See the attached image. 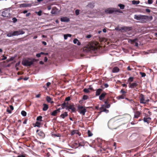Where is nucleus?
Segmentation results:
<instances>
[{"mask_svg": "<svg viewBox=\"0 0 157 157\" xmlns=\"http://www.w3.org/2000/svg\"><path fill=\"white\" fill-rule=\"evenodd\" d=\"M134 18L138 20L145 21L151 20L153 19V17L152 16H148L146 15H135L134 16Z\"/></svg>", "mask_w": 157, "mask_h": 157, "instance_id": "1", "label": "nucleus"}, {"mask_svg": "<svg viewBox=\"0 0 157 157\" xmlns=\"http://www.w3.org/2000/svg\"><path fill=\"white\" fill-rule=\"evenodd\" d=\"M108 125L109 128L111 129H115L118 126V122L114 119L110 120L108 123Z\"/></svg>", "mask_w": 157, "mask_h": 157, "instance_id": "2", "label": "nucleus"}, {"mask_svg": "<svg viewBox=\"0 0 157 157\" xmlns=\"http://www.w3.org/2000/svg\"><path fill=\"white\" fill-rule=\"evenodd\" d=\"M31 60L29 58L28 59H23L22 62V64L24 66H30L33 65V62L36 61V60L35 59H33L31 61L29 60Z\"/></svg>", "mask_w": 157, "mask_h": 157, "instance_id": "3", "label": "nucleus"}, {"mask_svg": "<svg viewBox=\"0 0 157 157\" xmlns=\"http://www.w3.org/2000/svg\"><path fill=\"white\" fill-rule=\"evenodd\" d=\"M139 98L140 101V103L142 104H146L147 103L150 101L148 98L142 94H140Z\"/></svg>", "mask_w": 157, "mask_h": 157, "instance_id": "4", "label": "nucleus"}, {"mask_svg": "<svg viewBox=\"0 0 157 157\" xmlns=\"http://www.w3.org/2000/svg\"><path fill=\"white\" fill-rule=\"evenodd\" d=\"M105 12L106 13L111 14L113 13L118 12L119 13H122V11L119 9H117L116 8H109L105 10Z\"/></svg>", "mask_w": 157, "mask_h": 157, "instance_id": "5", "label": "nucleus"}, {"mask_svg": "<svg viewBox=\"0 0 157 157\" xmlns=\"http://www.w3.org/2000/svg\"><path fill=\"white\" fill-rule=\"evenodd\" d=\"M138 84L136 82H134L132 83H130L128 86L129 88L133 89L135 91H137L138 89Z\"/></svg>", "mask_w": 157, "mask_h": 157, "instance_id": "6", "label": "nucleus"}, {"mask_svg": "<svg viewBox=\"0 0 157 157\" xmlns=\"http://www.w3.org/2000/svg\"><path fill=\"white\" fill-rule=\"evenodd\" d=\"M78 110L79 112L82 115H85V113L86 112V109L83 106L79 105L78 106Z\"/></svg>", "mask_w": 157, "mask_h": 157, "instance_id": "7", "label": "nucleus"}, {"mask_svg": "<svg viewBox=\"0 0 157 157\" xmlns=\"http://www.w3.org/2000/svg\"><path fill=\"white\" fill-rule=\"evenodd\" d=\"M10 10L5 9L2 13V16L4 17H8L10 16Z\"/></svg>", "mask_w": 157, "mask_h": 157, "instance_id": "8", "label": "nucleus"}, {"mask_svg": "<svg viewBox=\"0 0 157 157\" xmlns=\"http://www.w3.org/2000/svg\"><path fill=\"white\" fill-rule=\"evenodd\" d=\"M71 146L72 148H76L80 146V144L78 141H75L71 144Z\"/></svg>", "mask_w": 157, "mask_h": 157, "instance_id": "9", "label": "nucleus"}, {"mask_svg": "<svg viewBox=\"0 0 157 157\" xmlns=\"http://www.w3.org/2000/svg\"><path fill=\"white\" fill-rule=\"evenodd\" d=\"M25 33V32L21 30H19L18 31H16L13 32V36H17L20 34H24Z\"/></svg>", "mask_w": 157, "mask_h": 157, "instance_id": "10", "label": "nucleus"}, {"mask_svg": "<svg viewBox=\"0 0 157 157\" xmlns=\"http://www.w3.org/2000/svg\"><path fill=\"white\" fill-rule=\"evenodd\" d=\"M132 29V27L124 26L121 27L122 32H127L131 30Z\"/></svg>", "mask_w": 157, "mask_h": 157, "instance_id": "11", "label": "nucleus"}, {"mask_svg": "<svg viewBox=\"0 0 157 157\" xmlns=\"http://www.w3.org/2000/svg\"><path fill=\"white\" fill-rule=\"evenodd\" d=\"M90 48V50L94 51H96L98 49V46L95 44L91 45Z\"/></svg>", "mask_w": 157, "mask_h": 157, "instance_id": "12", "label": "nucleus"}, {"mask_svg": "<svg viewBox=\"0 0 157 157\" xmlns=\"http://www.w3.org/2000/svg\"><path fill=\"white\" fill-rule=\"evenodd\" d=\"M107 93L103 91L101 94L99 96V100L102 101L103 100L105 97L106 95H107Z\"/></svg>", "mask_w": 157, "mask_h": 157, "instance_id": "13", "label": "nucleus"}, {"mask_svg": "<svg viewBox=\"0 0 157 157\" xmlns=\"http://www.w3.org/2000/svg\"><path fill=\"white\" fill-rule=\"evenodd\" d=\"M66 109H71V111L72 112H75V108L74 107V105H70L67 107L66 108Z\"/></svg>", "mask_w": 157, "mask_h": 157, "instance_id": "14", "label": "nucleus"}, {"mask_svg": "<svg viewBox=\"0 0 157 157\" xmlns=\"http://www.w3.org/2000/svg\"><path fill=\"white\" fill-rule=\"evenodd\" d=\"M134 113L135 114L134 115V118L136 119L138 118L141 114V112L138 111H136Z\"/></svg>", "mask_w": 157, "mask_h": 157, "instance_id": "15", "label": "nucleus"}, {"mask_svg": "<svg viewBox=\"0 0 157 157\" xmlns=\"http://www.w3.org/2000/svg\"><path fill=\"white\" fill-rule=\"evenodd\" d=\"M61 109L60 108L54 111L51 113V115L53 116H56L57 113L60 112V110Z\"/></svg>", "mask_w": 157, "mask_h": 157, "instance_id": "16", "label": "nucleus"}, {"mask_svg": "<svg viewBox=\"0 0 157 157\" xmlns=\"http://www.w3.org/2000/svg\"><path fill=\"white\" fill-rule=\"evenodd\" d=\"M36 132L38 133V134L42 138L44 137H45V134L44 133L41 131H40L39 130H36Z\"/></svg>", "mask_w": 157, "mask_h": 157, "instance_id": "17", "label": "nucleus"}, {"mask_svg": "<svg viewBox=\"0 0 157 157\" xmlns=\"http://www.w3.org/2000/svg\"><path fill=\"white\" fill-rule=\"evenodd\" d=\"M102 89L99 88L97 89L95 93V95L96 96L99 95L102 92Z\"/></svg>", "mask_w": 157, "mask_h": 157, "instance_id": "18", "label": "nucleus"}, {"mask_svg": "<svg viewBox=\"0 0 157 157\" xmlns=\"http://www.w3.org/2000/svg\"><path fill=\"white\" fill-rule=\"evenodd\" d=\"M100 110L101 112H105L106 113H108L109 112V110L106 109L104 105H102V106L100 107Z\"/></svg>", "mask_w": 157, "mask_h": 157, "instance_id": "19", "label": "nucleus"}, {"mask_svg": "<svg viewBox=\"0 0 157 157\" xmlns=\"http://www.w3.org/2000/svg\"><path fill=\"white\" fill-rule=\"evenodd\" d=\"M151 120V118L149 117L147 118L144 117L143 121L145 122H147V124H149Z\"/></svg>", "mask_w": 157, "mask_h": 157, "instance_id": "20", "label": "nucleus"}, {"mask_svg": "<svg viewBox=\"0 0 157 157\" xmlns=\"http://www.w3.org/2000/svg\"><path fill=\"white\" fill-rule=\"evenodd\" d=\"M60 20L62 22H68L69 21V19L67 17H61L60 19Z\"/></svg>", "mask_w": 157, "mask_h": 157, "instance_id": "21", "label": "nucleus"}, {"mask_svg": "<svg viewBox=\"0 0 157 157\" xmlns=\"http://www.w3.org/2000/svg\"><path fill=\"white\" fill-rule=\"evenodd\" d=\"M68 116L67 113L66 112H65L64 113L61 114L60 117L64 119L66 117H67Z\"/></svg>", "mask_w": 157, "mask_h": 157, "instance_id": "22", "label": "nucleus"}, {"mask_svg": "<svg viewBox=\"0 0 157 157\" xmlns=\"http://www.w3.org/2000/svg\"><path fill=\"white\" fill-rule=\"evenodd\" d=\"M43 106V110L44 111L47 110L48 108V105L46 104H44Z\"/></svg>", "mask_w": 157, "mask_h": 157, "instance_id": "23", "label": "nucleus"}, {"mask_svg": "<svg viewBox=\"0 0 157 157\" xmlns=\"http://www.w3.org/2000/svg\"><path fill=\"white\" fill-rule=\"evenodd\" d=\"M73 43L74 44H77L78 45H80L81 44L80 42L76 38H75L74 40Z\"/></svg>", "mask_w": 157, "mask_h": 157, "instance_id": "24", "label": "nucleus"}, {"mask_svg": "<svg viewBox=\"0 0 157 157\" xmlns=\"http://www.w3.org/2000/svg\"><path fill=\"white\" fill-rule=\"evenodd\" d=\"M46 100L48 102H50L52 104L54 102L53 101H51L52 98L49 96H47L46 97Z\"/></svg>", "mask_w": 157, "mask_h": 157, "instance_id": "25", "label": "nucleus"}, {"mask_svg": "<svg viewBox=\"0 0 157 157\" xmlns=\"http://www.w3.org/2000/svg\"><path fill=\"white\" fill-rule=\"evenodd\" d=\"M119 71V68L117 67H114L113 70L112 72L113 73H117Z\"/></svg>", "mask_w": 157, "mask_h": 157, "instance_id": "26", "label": "nucleus"}, {"mask_svg": "<svg viewBox=\"0 0 157 157\" xmlns=\"http://www.w3.org/2000/svg\"><path fill=\"white\" fill-rule=\"evenodd\" d=\"M78 131L74 130L71 131V135H73L75 134H78Z\"/></svg>", "mask_w": 157, "mask_h": 157, "instance_id": "27", "label": "nucleus"}, {"mask_svg": "<svg viewBox=\"0 0 157 157\" xmlns=\"http://www.w3.org/2000/svg\"><path fill=\"white\" fill-rule=\"evenodd\" d=\"M61 106H62V109H64L65 107H66L67 108V104H66V103L65 101V102L62 104Z\"/></svg>", "mask_w": 157, "mask_h": 157, "instance_id": "28", "label": "nucleus"}, {"mask_svg": "<svg viewBox=\"0 0 157 157\" xmlns=\"http://www.w3.org/2000/svg\"><path fill=\"white\" fill-rule=\"evenodd\" d=\"M133 77H130L129 78L128 80V82L129 84L130 83H131L133 81Z\"/></svg>", "mask_w": 157, "mask_h": 157, "instance_id": "29", "label": "nucleus"}, {"mask_svg": "<svg viewBox=\"0 0 157 157\" xmlns=\"http://www.w3.org/2000/svg\"><path fill=\"white\" fill-rule=\"evenodd\" d=\"M121 93H122V95H124L125 96L126 95V94L127 93V92L125 91V90H124V89H122L120 91Z\"/></svg>", "mask_w": 157, "mask_h": 157, "instance_id": "30", "label": "nucleus"}, {"mask_svg": "<svg viewBox=\"0 0 157 157\" xmlns=\"http://www.w3.org/2000/svg\"><path fill=\"white\" fill-rule=\"evenodd\" d=\"M6 35H7V36L8 37H9L13 36V32H11L10 33H8Z\"/></svg>", "mask_w": 157, "mask_h": 157, "instance_id": "31", "label": "nucleus"}, {"mask_svg": "<svg viewBox=\"0 0 157 157\" xmlns=\"http://www.w3.org/2000/svg\"><path fill=\"white\" fill-rule=\"evenodd\" d=\"M125 96L123 95H120L118 96L117 98H118V99H123L125 98Z\"/></svg>", "mask_w": 157, "mask_h": 157, "instance_id": "32", "label": "nucleus"}, {"mask_svg": "<svg viewBox=\"0 0 157 157\" xmlns=\"http://www.w3.org/2000/svg\"><path fill=\"white\" fill-rule=\"evenodd\" d=\"M118 6L120 7V8L121 9H123L124 8V5L122 4H119L118 5Z\"/></svg>", "mask_w": 157, "mask_h": 157, "instance_id": "33", "label": "nucleus"}, {"mask_svg": "<svg viewBox=\"0 0 157 157\" xmlns=\"http://www.w3.org/2000/svg\"><path fill=\"white\" fill-rule=\"evenodd\" d=\"M140 3V1H135L133 0L132 1V3L133 4H138Z\"/></svg>", "mask_w": 157, "mask_h": 157, "instance_id": "34", "label": "nucleus"}, {"mask_svg": "<svg viewBox=\"0 0 157 157\" xmlns=\"http://www.w3.org/2000/svg\"><path fill=\"white\" fill-rule=\"evenodd\" d=\"M87 134L88 136H91L93 135V134L89 130L87 131Z\"/></svg>", "mask_w": 157, "mask_h": 157, "instance_id": "35", "label": "nucleus"}, {"mask_svg": "<svg viewBox=\"0 0 157 157\" xmlns=\"http://www.w3.org/2000/svg\"><path fill=\"white\" fill-rule=\"evenodd\" d=\"M21 114L23 116H25L26 115V113L25 111L23 110L21 112Z\"/></svg>", "mask_w": 157, "mask_h": 157, "instance_id": "36", "label": "nucleus"}, {"mask_svg": "<svg viewBox=\"0 0 157 157\" xmlns=\"http://www.w3.org/2000/svg\"><path fill=\"white\" fill-rule=\"evenodd\" d=\"M87 6L92 8L94 7V6L93 4L90 3Z\"/></svg>", "mask_w": 157, "mask_h": 157, "instance_id": "37", "label": "nucleus"}, {"mask_svg": "<svg viewBox=\"0 0 157 157\" xmlns=\"http://www.w3.org/2000/svg\"><path fill=\"white\" fill-rule=\"evenodd\" d=\"M42 117L41 116H39L37 117L36 120L38 121H41Z\"/></svg>", "mask_w": 157, "mask_h": 157, "instance_id": "38", "label": "nucleus"}, {"mask_svg": "<svg viewBox=\"0 0 157 157\" xmlns=\"http://www.w3.org/2000/svg\"><path fill=\"white\" fill-rule=\"evenodd\" d=\"M121 29V28H120L119 27V26H118L117 27L115 28V29L117 31H121L122 32V29Z\"/></svg>", "mask_w": 157, "mask_h": 157, "instance_id": "39", "label": "nucleus"}, {"mask_svg": "<svg viewBox=\"0 0 157 157\" xmlns=\"http://www.w3.org/2000/svg\"><path fill=\"white\" fill-rule=\"evenodd\" d=\"M88 98V97L86 95H84L83 96L82 99L84 100H86Z\"/></svg>", "mask_w": 157, "mask_h": 157, "instance_id": "40", "label": "nucleus"}, {"mask_svg": "<svg viewBox=\"0 0 157 157\" xmlns=\"http://www.w3.org/2000/svg\"><path fill=\"white\" fill-rule=\"evenodd\" d=\"M83 91L85 93H88L90 92L89 89H87L86 88H85L83 90Z\"/></svg>", "mask_w": 157, "mask_h": 157, "instance_id": "41", "label": "nucleus"}, {"mask_svg": "<svg viewBox=\"0 0 157 157\" xmlns=\"http://www.w3.org/2000/svg\"><path fill=\"white\" fill-rule=\"evenodd\" d=\"M140 74L142 77H144L146 76V74L144 72H140Z\"/></svg>", "mask_w": 157, "mask_h": 157, "instance_id": "42", "label": "nucleus"}, {"mask_svg": "<svg viewBox=\"0 0 157 157\" xmlns=\"http://www.w3.org/2000/svg\"><path fill=\"white\" fill-rule=\"evenodd\" d=\"M140 155V153H137L136 154L134 155L133 157H137Z\"/></svg>", "mask_w": 157, "mask_h": 157, "instance_id": "43", "label": "nucleus"}, {"mask_svg": "<svg viewBox=\"0 0 157 157\" xmlns=\"http://www.w3.org/2000/svg\"><path fill=\"white\" fill-rule=\"evenodd\" d=\"M12 20L14 23H15L17 21V19L15 17H14L12 18Z\"/></svg>", "mask_w": 157, "mask_h": 157, "instance_id": "44", "label": "nucleus"}, {"mask_svg": "<svg viewBox=\"0 0 157 157\" xmlns=\"http://www.w3.org/2000/svg\"><path fill=\"white\" fill-rule=\"evenodd\" d=\"M70 100V97H67L65 99V101H69V100Z\"/></svg>", "mask_w": 157, "mask_h": 157, "instance_id": "45", "label": "nucleus"}, {"mask_svg": "<svg viewBox=\"0 0 157 157\" xmlns=\"http://www.w3.org/2000/svg\"><path fill=\"white\" fill-rule=\"evenodd\" d=\"M104 87H103V89H104L105 88H107L109 86V85L107 83L105 84L104 85Z\"/></svg>", "mask_w": 157, "mask_h": 157, "instance_id": "46", "label": "nucleus"}, {"mask_svg": "<svg viewBox=\"0 0 157 157\" xmlns=\"http://www.w3.org/2000/svg\"><path fill=\"white\" fill-rule=\"evenodd\" d=\"M41 54L42 55H44L45 56H47L48 55V53H44L43 52H41Z\"/></svg>", "mask_w": 157, "mask_h": 157, "instance_id": "47", "label": "nucleus"}, {"mask_svg": "<svg viewBox=\"0 0 157 157\" xmlns=\"http://www.w3.org/2000/svg\"><path fill=\"white\" fill-rule=\"evenodd\" d=\"M37 14L38 15L40 16L42 14V11L41 10H40L38 12H37Z\"/></svg>", "mask_w": 157, "mask_h": 157, "instance_id": "48", "label": "nucleus"}, {"mask_svg": "<svg viewBox=\"0 0 157 157\" xmlns=\"http://www.w3.org/2000/svg\"><path fill=\"white\" fill-rule=\"evenodd\" d=\"M75 13L76 15H78L79 13V10H76L75 11Z\"/></svg>", "mask_w": 157, "mask_h": 157, "instance_id": "49", "label": "nucleus"}, {"mask_svg": "<svg viewBox=\"0 0 157 157\" xmlns=\"http://www.w3.org/2000/svg\"><path fill=\"white\" fill-rule=\"evenodd\" d=\"M41 55H42L40 52V53L37 54L36 55V57L39 58L40 57Z\"/></svg>", "mask_w": 157, "mask_h": 157, "instance_id": "50", "label": "nucleus"}, {"mask_svg": "<svg viewBox=\"0 0 157 157\" xmlns=\"http://www.w3.org/2000/svg\"><path fill=\"white\" fill-rule=\"evenodd\" d=\"M21 7H24L26 6V4H21L20 5Z\"/></svg>", "mask_w": 157, "mask_h": 157, "instance_id": "51", "label": "nucleus"}, {"mask_svg": "<svg viewBox=\"0 0 157 157\" xmlns=\"http://www.w3.org/2000/svg\"><path fill=\"white\" fill-rule=\"evenodd\" d=\"M148 2L149 4H151L153 3L152 0H148Z\"/></svg>", "mask_w": 157, "mask_h": 157, "instance_id": "52", "label": "nucleus"}, {"mask_svg": "<svg viewBox=\"0 0 157 157\" xmlns=\"http://www.w3.org/2000/svg\"><path fill=\"white\" fill-rule=\"evenodd\" d=\"M110 106V104H109V103H108L107 104H106V105L105 106V107H106L107 108H109Z\"/></svg>", "mask_w": 157, "mask_h": 157, "instance_id": "53", "label": "nucleus"}, {"mask_svg": "<svg viewBox=\"0 0 157 157\" xmlns=\"http://www.w3.org/2000/svg\"><path fill=\"white\" fill-rule=\"evenodd\" d=\"M6 111L7 112H8L9 113H11V112H12L11 110H10L9 108H8L7 109Z\"/></svg>", "mask_w": 157, "mask_h": 157, "instance_id": "54", "label": "nucleus"}, {"mask_svg": "<svg viewBox=\"0 0 157 157\" xmlns=\"http://www.w3.org/2000/svg\"><path fill=\"white\" fill-rule=\"evenodd\" d=\"M36 126L38 127H40V123L38 122H36Z\"/></svg>", "mask_w": 157, "mask_h": 157, "instance_id": "55", "label": "nucleus"}, {"mask_svg": "<svg viewBox=\"0 0 157 157\" xmlns=\"http://www.w3.org/2000/svg\"><path fill=\"white\" fill-rule=\"evenodd\" d=\"M125 99L127 100H128L131 103H133L134 102L133 101L132 99H129L128 98H126Z\"/></svg>", "mask_w": 157, "mask_h": 157, "instance_id": "56", "label": "nucleus"}, {"mask_svg": "<svg viewBox=\"0 0 157 157\" xmlns=\"http://www.w3.org/2000/svg\"><path fill=\"white\" fill-rule=\"evenodd\" d=\"M50 84L51 83L50 82H47V83H46V86L47 87H48L50 85Z\"/></svg>", "mask_w": 157, "mask_h": 157, "instance_id": "57", "label": "nucleus"}, {"mask_svg": "<svg viewBox=\"0 0 157 157\" xmlns=\"http://www.w3.org/2000/svg\"><path fill=\"white\" fill-rule=\"evenodd\" d=\"M2 56L3 57V58L1 59V60H4L6 59L7 57L5 56L4 55H3Z\"/></svg>", "mask_w": 157, "mask_h": 157, "instance_id": "58", "label": "nucleus"}, {"mask_svg": "<svg viewBox=\"0 0 157 157\" xmlns=\"http://www.w3.org/2000/svg\"><path fill=\"white\" fill-rule=\"evenodd\" d=\"M10 109H11V111L13 110V109H14L13 107V106L12 105H10Z\"/></svg>", "mask_w": 157, "mask_h": 157, "instance_id": "59", "label": "nucleus"}, {"mask_svg": "<svg viewBox=\"0 0 157 157\" xmlns=\"http://www.w3.org/2000/svg\"><path fill=\"white\" fill-rule=\"evenodd\" d=\"M64 39L65 40H66L67 39V37H68V36H67V34H65L64 35Z\"/></svg>", "mask_w": 157, "mask_h": 157, "instance_id": "60", "label": "nucleus"}, {"mask_svg": "<svg viewBox=\"0 0 157 157\" xmlns=\"http://www.w3.org/2000/svg\"><path fill=\"white\" fill-rule=\"evenodd\" d=\"M91 36V35H88L86 36V37L87 38H90Z\"/></svg>", "mask_w": 157, "mask_h": 157, "instance_id": "61", "label": "nucleus"}, {"mask_svg": "<svg viewBox=\"0 0 157 157\" xmlns=\"http://www.w3.org/2000/svg\"><path fill=\"white\" fill-rule=\"evenodd\" d=\"M48 60V58L47 57H45L44 58V61L45 62H46Z\"/></svg>", "mask_w": 157, "mask_h": 157, "instance_id": "62", "label": "nucleus"}, {"mask_svg": "<svg viewBox=\"0 0 157 157\" xmlns=\"http://www.w3.org/2000/svg\"><path fill=\"white\" fill-rule=\"evenodd\" d=\"M146 11L147 12H148V13H150L151 11V10L148 9H146Z\"/></svg>", "mask_w": 157, "mask_h": 157, "instance_id": "63", "label": "nucleus"}, {"mask_svg": "<svg viewBox=\"0 0 157 157\" xmlns=\"http://www.w3.org/2000/svg\"><path fill=\"white\" fill-rule=\"evenodd\" d=\"M17 157H26L23 155H18L17 156Z\"/></svg>", "mask_w": 157, "mask_h": 157, "instance_id": "64", "label": "nucleus"}]
</instances>
